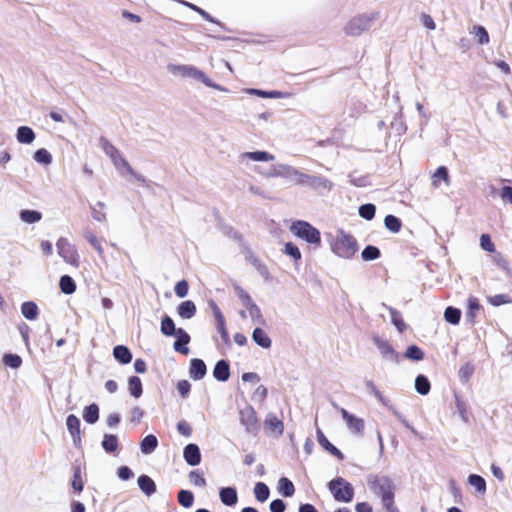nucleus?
I'll list each match as a JSON object with an SVG mask.
<instances>
[{
	"mask_svg": "<svg viewBox=\"0 0 512 512\" xmlns=\"http://www.w3.org/2000/svg\"><path fill=\"white\" fill-rule=\"evenodd\" d=\"M423 352L422 350L415 346H409L405 352V357L411 360L420 361L423 359Z\"/></svg>",
	"mask_w": 512,
	"mask_h": 512,
	"instance_id": "nucleus-54",
	"label": "nucleus"
},
{
	"mask_svg": "<svg viewBox=\"0 0 512 512\" xmlns=\"http://www.w3.org/2000/svg\"><path fill=\"white\" fill-rule=\"evenodd\" d=\"M373 342H374L375 346L378 348V350L384 360L389 361L391 363H395V364L399 363L400 356L388 341H386L378 336H374Z\"/></svg>",
	"mask_w": 512,
	"mask_h": 512,
	"instance_id": "nucleus-10",
	"label": "nucleus"
},
{
	"mask_svg": "<svg viewBox=\"0 0 512 512\" xmlns=\"http://www.w3.org/2000/svg\"><path fill=\"white\" fill-rule=\"evenodd\" d=\"M330 250L337 257L351 259L358 251L357 240L342 229L327 234Z\"/></svg>",
	"mask_w": 512,
	"mask_h": 512,
	"instance_id": "nucleus-1",
	"label": "nucleus"
},
{
	"mask_svg": "<svg viewBox=\"0 0 512 512\" xmlns=\"http://www.w3.org/2000/svg\"><path fill=\"white\" fill-rule=\"evenodd\" d=\"M72 487L77 492H81L83 490L84 484H83L82 477H81V468L80 467H76L74 469Z\"/></svg>",
	"mask_w": 512,
	"mask_h": 512,
	"instance_id": "nucleus-57",
	"label": "nucleus"
},
{
	"mask_svg": "<svg viewBox=\"0 0 512 512\" xmlns=\"http://www.w3.org/2000/svg\"><path fill=\"white\" fill-rule=\"evenodd\" d=\"M480 246L483 250L488 251V252H493L495 250V246L488 234L481 235Z\"/></svg>",
	"mask_w": 512,
	"mask_h": 512,
	"instance_id": "nucleus-62",
	"label": "nucleus"
},
{
	"mask_svg": "<svg viewBox=\"0 0 512 512\" xmlns=\"http://www.w3.org/2000/svg\"><path fill=\"white\" fill-rule=\"evenodd\" d=\"M244 92L249 95H255L261 98H269V99H283L290 97L289 93H285L282 91H264L260 89L247 88L244 89Z\"/></svg>",
	"mask_w": 512,
	"mask_h": 512,
	"instance_id": "nucleus-16",
	"label": "nucleus"
},
{
	"mask_svg": "<svg viewBox=\"0 0 512 512\" xmlns=\"http://www.w3.org/2000/svg\"><path fill=\"white\" fill-rule=\"evenodd\" d=\"M329 490L331 491L334 499L338 502L349 503L352 501L354 496V489L352 485L341 477L329 482Z\"/></svg>",
	"mask_w": 512,
	"mask_h": 512,
	"instance_id": "nucleus-7",
	"label": "nucleus"
},
{
	"mask_svg": "<svg viewBox=\"0 0 512 512\" xmlns=\"http://www.w3.org/2000/svg\"><path fill=\"white\" fill-rule=\"evenodd\" d=\"M58 255L69 265L77 268L79 266V256L74 245L66 238H59L56 242Z\"/></svg>",
	"mask_w": 512,
	"mask_h": 512,
	"instance_id": "nucleus-8",
	"label": "nucleus"
},
{
	"mask_svg": "<svg viewBox=\"0 0 512 512\" xmlns=\"http://www.w3.org/2000/svg\"><path fill=\"white\" fill-rule=\"evenodd\" d=\"M480 303L478 301L477 298L475 297H470L468 299V312H467V316L471 318V320H473L476 316V312L480 310Z\"/></svg>",
	"mask_w": 512,
	"mask_h": 512,
	"instance_id": "nucleus-58",
	"label": "nucleus"
},
{
	"mask_svg": "<svg viewBox=\"0 0 512 512\" xmlns=\"http://www.w3.org/2000/svg\"><path fill=\"white\" fill-rule=\"evenodd\" d=\"M138 485L147 496L152 495L156 490L154 481L146 475H142L138 478Z\"/></svg>",
	"mask_w": 512,
	"mask_h": 512,
	"instance_id": "nucleus-35",
	"label": "nucleus"
},
{
	"mask_svg": "<svg viewBox=\"0 0 512 512\" xmlns=\"http://www.w3.org/2000/svg\"><path fill=\"white\" fill-rule=\"evenodd\" d=\"M500 198L503 202L512 204V187L504 186L500 191Z\"/></svg>",
	"mask_w": 512,
	"mask_h": 512,
	"instance_id": "nucleus-64",
	"label": "nucleus"
},
{
	"mask_svg": "<svg viewBox=\"0 0 512 512\" xmlns=\"http://www.w3.org/2000/svg\"><path fill=\"white\" fill-rule=\"evenodd\" d=\"M161 332L164 335L171 336L176 332L175 324L170 317L163 318L161 322Z\"/></svg>",
	"mask_w": 512,
	"mask_h": 512,
	"instance_id": "nucleus-52",
	"label": "nucleus"
},
{
	"mask_svg": "<svg viewBox=\"0 0 512 512\" xmlns=\"http://www.w3.org/2000/svg\"><path fill=\"white\" fill-rule=\"evenodd\" d=\"M193 65L190 64H174L170 63L167 65L168 72L177 78L186 79L190 78Z\"/></svg>",
	"mask_w": 512,
	"mask_h": 512,
	"instance_id": "nucleus-14",
	"label": "nucleus"
},
{
	"mask_svg": "<svg viewBox=\"0 0 512 512\" xmlns=\"http://www.w3.org/2000/svg\"><path fill=\"white\" fill-rule=\"evenodd\" d=\"M33 158L37 163L43 165H49L52 162V155L44 148L38 149Z\"/></svg>",
	"mask_w": 512,
	"mask_h": 512,
	"instance_id": "nucleus-49",
	"label": "nucleus"
},
{
	"mask_svg": "<svg viewBox=\"0 0 512 512\" xmlns=\"http://www.w3.org/2000/svg\"><path fill=\"white\" fill-rule=\"evenodd\" d=\"M487 302L492 306L498 307L505 304H511L512 298L507 294H496L493 296H488Z\"/></svg>",
	"mask_w": 512,
	"mask_h": 512,
	"instance_id": "nucleus-45",
	"label": "nucleus"
},
{
	"mask_svg": "<svg viewBox=\"0 0 512 512\" xmlns=\"http://www.w3.org/2000/svg\"><path fill=\"white\" fill-rule=\"evenodd\" d=\"M221 502L227 506H233L237 503L238 496L237 492L232 487L222 488L219 492Z\"/></svg>",
	"mask_w": 512,
	"mask_h": 512,
	"instance_id": "nucleus-22",
	"label": "nucleus"
},
{
	"mask_svg": "<svg viewBox=\"0 0 512 512\" xmlns=\"http://www.w3.org/2000/svg\"><path fill=\"white\" fill-rule=\"evenodd\" d=\"M267 388L263 385H258L253 394L252 399L256 402H263L267 397Z\"/></svg>",
	"mask_w": 512,
	"mask_h": 512,
	"instance_id": "nucleus-61",
	"label": "nucleus"
},
{
	"mask_svg": "<svg viewBox=\"0 0 512 512\" xmlns=\"http://www.w3.org/2000/svg\"><path fill=\"white\" fill-rule=\"evenodd\" d=\"M389 311H390L392 323L394 324V326L396 327V329L399 332H403L406 329V324L404 323L400 312H398L392 308H390Z\"/></svg>",
	"mask_w": 512,
	"mask_h": 512,
	"instance_id": "nucleus-50",
	"label": "nucleus"
},
{
	"mask_svg": "<svg viewBox=\"0 0 512 512\" xmlns=\"http://www.w3.org/2000/svg\"><path fill=\"white\" fill-rule=\"evenodd\" d=\"M188 289V282L185 280H181L175 285L174 292L179 298H184L188 294Z\"/></svg>",
	"mask_w": 512,
	"mask_h": 512,
	"instance_id": "nucleus-60",
	"label": "nucleus"
},
{
	"mask_svg": "<svg viewBox=\"0 0 512 512\" xmlns=\"http://www.w3.org/2000/svg\"><path fill=\"white\" fill-rule=\"evenodd\" d=\"M285 253L288 256H290L291 258H293L295 261H298L301 259V252H300L299 248L291 242H289L285 245Z\"/></svg>",
	"mask_w": 512,
	"mask_h": 512,
	"instance_id": "nucleus-59",
	"label": "nucleus"
},
{
	"mask_svg": "<svg viewBox=\"0 0 512 512\" xmlns=\"http://www.w3.org/2000/svg\"><path fill=\"white\" fill-rule=\"evenodd\" d=\"M278 491L283 496L290 497L294 494L295 488L289 479L282 477L278 481Z\"/></svg>",
	"mask_w": 512,
	"mask_h": 512,
	"instance_id": "nucleus-40",
	"label": "nucleus"
},
{
	"mask_svg": "<svg viewBox=\"0 0 512 512\" xmlns=\"http://www.w3.org/2000/svg\"><path fill=\"white\" fill-rule=\"evenodd\" d=\"M177 313L183 319H190L196 313V306L192 301L186 300L178 306Z\"/></svg>",
	"mask_w": 512,
	"mask_h": 512,
	"instance_id": "nucleus-27",
	"label": "nucleus"
},
{
	"mask_svg": "<svg viewBox=\"0 0 512 512\" xmlns=\"http://www.w3.org/2000/svg\"><path fill=\"white\" fill-rule=\"evenodd\" d=\"M368 486L370 490L381 499L386 510L389 512H393L395 510V485L391 478L385 475L370 476L368 479Z\"/></svg>",
	"mask_w": 512,
	"mask_h": 512,
	"instance_id": "nucleus-2",
	"label": "nucleus"
},
{
	"mask_svg": "<svg viewBox=\"0 0 512 512\" xmlns=\"http://www.w3.org/2000/svg\"><path fill=\"white\" fill-rule=\"evenodd\" d=\"M269 494H270L269 488L265 483H263V482L256 483V485L254 487V495L258 501H260V502L266 501L269 497Z\"/></svg>",
	"mask_w": 512,
	"mask_h": 512,
	"instance_id": "nucleus-44",
	"label": "nucleus"
},
{
	"mask_svg": "<svg viewBox=\"0 0 512 512\" xmlns=\"http://www.w3.org/2000/svg\"><path fill=\"white\" fill-rule=\"evenodd\" d=\"M2 362L12 369H18L22 365V358L17 354L7 353L3 355Z\"/></svg>",
	"mask_w": 512,
	"mask_h": 512,
	"instance_id": "nucleus-46",
	"label": "nucleus"
},
{
	"mask_svg": "<svg viewBox=\"0 0 512 512\" xmlns=\"http://www.w3.org/2000/svg\"><path fill=\"white\" fill-rule=\"evenodd\" d=\"M190 79L200 82L203 85H205L206 87L215 89L217 91H221L224 93L228 92V90L225 87L214 82L204 71H202L201 69H199L196 66H193V69H192L191 75H190Z\"/></svg>",
	"mask_w": 512,
	"mask_h": 512,
	"instance_id": "nucleus-11",
	"label": "nucleus"
},
{
	"mask_svg": "<svg viewBox=\"0 0 512 512\" xmlns=\"http://www.w3.org/2000/svg\"><path fill=\"white\" fill-rule=\"evenodd\" d=\"M112 162L118 172L123 177H128V174L132 173V168L130 165L126 162V160L121 156V154H118L116 157L112 159Z\"/></svg>",
	"mask_w": 512,
	"mask_h": 512,
	"instance_id": "nucleus-32",
	"label": "nucleus"
},
{
	"mask_svg": "<svg viewBox=\"0 0 512 512\" xmlns=\"http://www.w3.org/2000/svg\"><path fill=\"white\" fill-rule=\"evenodd\" d=\"M441 181H443L446 186L450 185L448 169L445 166L438 167L432 175V186L434 188L440 187Z\"/></svg>",
	"mask_w": 512,
	"mask_h": 512,
	"instance_id": "nucleus-20",
	"label": "nucleus"
},
{
	"mask_svg": "<svg viewBox=\"0 0 512 512\" xmlns=\"http://www.w3.org/2000/svg\"><path fill=\"white\" fill-rule=\"evenodd\" d=\"M178 500L182 506L188 508V507L192 506L193 501H194V496L190 491L181 490L178 493Z\"/></svg>",
	"mask_w": 512,
	"mask_h": 512,
	"instance_id": "nucleus-53",
	"label": "nucleus"
},
{
	"mask_svg": "<svg viewBox=\"0 0 512 512\" xmlns=\"http://www.w3.org/2000/svg\"><path fill=\"white\" fill-rule=\"evenodd\" d=\"M264 425H265V428L269 431V433L273 436L278 437L283 434L284 424L274 414L267 415Z\"/></svg>",
	"mask_w": 512,
	"mask_h": 512,
	"instance_id": "nucleus-13",
	"label": "nucleus"
},
{
	"mask_svg": "<svg viewBox=\"0 0 512 512\" xmlns=\"http://www.w3.org/2000/svg\"><path fill=\"white\" fill-rule=\"evenodd\" d=\"M176 333L178 339L174 343V349L182 354L187 355L189 353V349L186 347V345L190 341V336L183 329H178Z\"/></svg>",
	"mask_w": 512,
	"mask_h": 512,
	"instance_id": "nucleus-23",
	"label": "nucleus"
},
{
	"mask_svg": "<svg viewBox=\"0 0 512 512\" xmlns=\"http://www.w3.org/2000/svg\"><path fill=\"white\" fill-rule=\"evenodd\" d=\"M102 447L106 452L112 453L115 452L118 448V439L117 436L113 434L104 435L102 441Z\"/></svg>",
	"mask_w": 512,
	"mask_h": 512,
	"instance_id": "nucleus-42",
	"label": "nucleus"
},
{
	"mask_svg": "<svg viewBox=\"0 0 512 512\" xmlns=\"http://www.w3.org/2000/svg\"><path fill=\"white\" fill-rule=\"evenodd\" d=\"M206 365L200 359H193L190 364L189 374L194 380H200L206 375Z\"/></svg>",
	"mask_w": 512,
	"mask_h": 512,
	"instance_id": "nucleus-18",
	"label": "nucleus"
},
{
	"mask_svg": "<svg viewBox=\"0 0 512 512\" xmlns=\"http://www.w3.org/2000/svg\"><path fill=\"white\" fill-rule=\"evenodd\" d=\"M35 134L33 130L27 126L19 127L17 130V140L23 144H30L34 141Z\"/></svg>",
	"mask_w": 512,
	"mask_h": 512,
	"instance_id": "nucleus-33",
	"label": "nucleus"
},
{
	"mask_svg": "<svg viewBox=\"0 0 512 512\" xmlns=\"http://www.w3.org/2000/svg\"><path fill=\"white\" fill-rule=\"evenodd\" d=\"M461 311L454 307H447L444 311L445 320L453 325H457L460 321Z\"/></svg>",
	"mask_w": 512,
	"mask_h": 512,
	"instance_id": "nucleus-47",
	"label": "nucleus"
},
{
	"mask_svg": "<svg viewBox=\"0 0 512 512\" xmlns=\"http://www.w3.org/2000/svg\"><path fill=\"white\" fill-rule=\"evenodd\" d=\"M66 426L73 438V442L75 445H78L81 441V431H80V420L75 415L71 414L66 418Z\"/></svg>",
	"mask_w": 512,
	"mask_h": 512,
	"instance_id": "nucleus-15",
	"label": "nucleus"
},
{
	"mask_svg": "<svg viewBox=\"0 0 512 512\" xmlns=\"http://www.w3.org/2000/svg\"><path fill=\"white\" fill-rule=\"evenodd\" d=\"M362 258L366 261L375 260L379 257L380 251L377 247L367 246L361 253Z\"/></svg>",
	"mask_w": 512,
	"mask_h": 512,
	"instance_id": "nucleus-56",
	"label": "nucleus"
},
{
	"mask_svg": "<svg viewBox=\"0 0 512 512\" xmlns=\"http://www.w3.org/2000/svg\"><path fill=\"white\" fill-rule=\"evenodd\" d=\"M469 33L475 36L478 44L484 45L489 43L488 32L483 26L473 25L469 28Z\"/></svg>",
	"mask_w": 512,
	"mask_h": 512,
	"instance_id": "nucleus-29",
	"label": "nucleus"
},
{
	"mask_svg": "<svg viewBox=\"0 0 512 512\" xmlns=\"http://www.w3.org/2000/svg\"><path fill=\"white\" fill-rule=\"evenodd\" d=\"M83 419L89 423L94 424L99 418V407L96 404H91L83 409Z\"/></svg>",
	"mask_w": 512,
	"mask_h": 512,
	"instance_id": "nucleus-31",
	"label": "nucleus"
},
{
	"mask_svg": "<svg viewBox=\"0 0 512 512\" xmlns=\"http://www.w3.org/2000/svg\"><path fill=\"white\" fill-rule=\"evenodd\" d=\"M157 445V438L154 435H148L141 441L140 448L142 453L150 454L157 448Z\"/></svg>",
	"mask_w": 512,
	"mask_h": 512,
	"instance_id": "nucleus-38",
	"label": "nucleus"
},
{
	"mask_svg": "<svg viewBox=\"0 0 512 512\" xmlns=\"http://www.w3.org/2000/svg\"><path fill=\"white\" fill-rule=\"evenodd\" d=\"M113 356L121 364H128L132 360V354L126 346L118 345L113 349Z\"/></svg>",
	"mask_w": 512,
	"mask_h": 512,
	"instance_id": "nucleus-28",
	"label": "nucleus"
},
{
	"mask_svg": "<svg viewBox=\"0 0 512 512\" xmlns=\"http://www.w3.org/2000/svg\"><path fill=\"white\" fill-rule=\"evenodd\" d=\"M309 185L317 190H331L333 184L330 180L324 177H311Z\"/></svg>",
	"mask_w": 512,
	"mask_h": 512,
	"instance_id": "nucleus-39",
	"label": "nucleus"
},
{
	"mask_svg": "<svg viewBox=\"0 0 512 512\" xmlns=\"http://www.w3.org/2000/svg\"><path fill=\"white\" fill-rule=\"evenodd\" d=\"M240 420L243 425L250 429L257 424V417L252 407H246L240 412Z\"/></svg>",
	"mask_w": 512,
	"mask_h": 512,
	"instance_id": "nucleus-26",
	"label": "nucleus"
},
{
	"mask_svg": "<svg viewBox=\"0 0 512 512\" xmlns=\"http://www.w3.org/2000/svg\"><path fill=\"white\" fill-rule=\"evenodd\" d=\"M213 376L218 381H227L230 376L228 363L224 360L218 361L214 367Z\"/></svg>",
	"mask_w": 512,
	"mask_h": 512,
	"instance_id": "nucleus-25",
	"label": "nucleus"
},
{
	"mask_svg": "<svg viewBox=\"0 0 512 512\" xmlns=\"http://www.w3.org/2000/svg\"><path fill=\"white\" fill-rule=\"evenodd\" d=\"M317 439L319 444L327 451L332 453L333 455L337 456L338 458L342 459L343 454L334 446L332 445L327 438L324 436V434L318 430L317 432Z\"/></svg>",
	"mask_w": 512,
	"mask_h": 512,
	"instance_id": "nucleus-36",
	"label": "nucleus"
},
{
	"mask_svg": "<svg viewBox=\"0 0 512 512\" xmlns=\"http://www.w3.org/2000/svg\"><path fill=\"white\" fill-rule=\"evenodd\" d=\"M235 292L242 306L239 311L240 317L242 319H250L254 325H264L265 320L262 312L248 292L238 286L235 287Z\"/></svg>",
	"mask_w": 512,
	"mask_h": 512,
	"instance_id": "nucleus-3",
	"label": "nucleus"
},
{
	"mask_svg": "<svg viewBox=\"0 0 512 512\" xmlns=\"http://www.w3.org/2000/svg\"><path fill=\"white\" fill-rule=\"evenodd\" d=\"M59 287L61 292L67 295L73 294L76 291V284L68 275H63L60 278Z\"/></svg>",
	"mask_w": 512,
	"mask_h": 512,
	"instance_id": "nucleus-37",
	"label": "nucleus"
},
{
	"mask_svg": "<svg viewBox=\"0 0 512 512\" xmlns=\"http://www.w3.org/2000/svg\"><path fill=\"white\" fill-rule=\"evenodd\" d=\"M183 456L190 466H196L201 462L200 450L195 444H188L184 448Z\"/></svg>",
	"mask_w": 512,
	"mask_h": 512,
	"instance_id": "nucleus-17",
	"label": "nucleus"
},
{
	"mask_svg": "<svg viewBox=\"0 0 512 512\" xmlns=\"http://www.w3.org/2000/svg\"><path fill=\"white\" fill-rule=\"evenodd\" d=\"M376 18V13H364L357 15L345 24L344 31L349 36H359L372 25Z\"/></svg>",
	"mask_w": 512,
	"mask_h": 512,
	"instance_id": "nucleus-6",
	"label": "nucleus"
},
{
	"mask_svg": "<svg viewBox=\"0 0 512 512\" xmlns=\"http://www.w3.org/2000/svg\"><path fill=\"white\" fill-rule=\"evenodd\" d=\"M384 224L385 227L393 233H398L402 226L400 219L394 215H387L384 219Z\"/></svg>",
	"mask_w": 512,
	"mask_h": 512,
	"instance_id": "nucleus-48",
	"label": "nucleus"
},
{
	"mask_svg": "<svg viewBox=\"0 0 512 512\" xmlns=\"http://www.w3.org/2000/svg\"><path fill=\"white\" fill-rule=\"evenodd\" d=\"M252 339L257 345L264 349H268L271 347L272 341L270 337L263 329L259 327L254 329L252 333Z\"/></svg>",
	"mask_w": 512,
	"mask_h": 512,
	"instance_id": "nucleus-21",
	"label": "nucleus"
},
{
	"mask_svg": "<svg viewBox=\"0 0 512 512\" xmlns=\"http://www.w3.org/2000/svg\"><path fill=\"white\" fill-rule=\"evenodd\" d=\"M340 413L343 420L345 421L348 429L356 434H361L364 431V421L361 418L349 413L346 409L341 408Z\"/></svg>",
	"mask_w": 512,
	"mask_h": 512,
	"instance_id": "nucleus-12",
	"label": "nucleus"
},
{
	"mask_svg": "<svg viewBox=\"0 0 512 512\" xmlns=\"http://www.w3.org/2000/svg\"><path fill=\"white\" fill-rule=\"evenodd\" d=\"M265 177H286L296 184L309 185L311 176L303 174L296 169L286 165L272 166L268 171L263 173Z\"/></svg>",
	"mask_w": 512,
	"mask_h": 512,
	"instance_id": "nucleus-5",
	"label": "nucleus"
},
{
	"mask_svg": "<svg viewBox=\"0 0 512 512\" xmlns=\"http://www.w3.org/2000/svg\"><path fill=\"white\" fill-rule=\"evenodd\" d=\"M91 211H92V217L98 221L103 222L106 220V205L101 202L97 201L90 205Z\"/></svg>",
	"mask_w": 512,
	"mask_h": 512,
	"instance_id": "nucleus-34",
	"label": "nucleus"
},
{
	"mask_svg": "<svg viewBox=\"0 0 512 512\" xmlns=\"http://www.w3.org/2000/svg\"><path fill=\"white\" fill-rule=\"evenodd\" d=\"M474 373V366L471 363H465L458 372L462 382H468Z\"/></svg>",
	"mask_w": 512,
	"mask_h": 512,
	"instance_id": "nucleus-51",
	"label": "nucleus"
},
{
	"mask_svg": "<svg viewBox=\"0 0 512 512\" xmlns=\"http://www.w3.org/2000/svg\"><path fill=\"white\" fill-rule=\"evenodd\" d=\"M290 232L297 238L309 244L320 245L321 235L318 229L302 220L295 221L290 226Z\"/></svg>",
	"mask_w": 512,
	"mask_h": 512,
	"instance_id": "nucleus-4",
	"label": "nucleus"
},
{
	"mask_svg": "<svg viewBox=\"0 0 512 512\" xmlns=\"http://www.w3.org/2000/svg\"><path fill=\"white\" fill-rule=\"evenodd\" d=\"M468 484L475 489V492L479 496H483L486 493V481L483 477L477 474L469 475Z\"/></svg>",
	"mask_w": 512,
	"mask_h": 512,
	"instance_id": "nucleus-24",
	"label": "nucleus"
},
{
	"mask_svg": "<svg viewBox=\"0 0 512 512\" xmlns=\"http://www.w3.org/2000/svg\"><path fill=\"white\" fill-rule=\"evenodd\" d=\"M20 220L25 224H36L42 220V213L32 209H22L19 212Z\"/></svg>",
	"mask_w": 512,
	"mask_h": 512,
	"instance_id": "nucleus-19",
	"label": "nucleus"
},
{
	"mask_svg": "<svg viewBox=\"0 0 512 512\" xmlns=\"http://www.w3.org/2000/svg\"><path fill=\"white\" fill-rule=\"evenodd\" d=\"M275 156L267 151H249L240 153L238 163L246 168H251L253 162H269L273 161Z\"/></svg>",
	"mask_w": 512,
	"mask_h": 512,
	"instance_id": "nucleus-9",
	"label": "nucleus"
},
{
	"mask_svg": "<svg viewBox=\"0 0 512 512\" xmlns=\"http://www.w3.org/2000/svg\"><path fill=\"white\" fill-rule=\"evenodd\" d=\"M128 389L133 397L139 398L142 395V383L140 378L136 376L130 377L128 381Z\"/></svg>",
	"mask_w": 512,
	"mask_h": 512,
	"instance_id": "nucleus-41",
	"label": "nucleus"
},
{
	"mask_svg": "<svg viewBox=\"0 0 512 512\" xmlns=\"http://www.w3.org/2000/svg\"><path fill=\"white\" fill-rule=\"evenodd\" d=\"M415 389L421 395H427L430 391V382L424 375H418L415 379Z\"/></svg>",
	"mask_w": 512,
	"mask_h": 512,
	"instance_id": "nucleus-43",
	"label": "nucleus"
},
{
	"mask_svg": "<svg viewBox=\"0 0 512 512\" xmlns=\"http://www.w3.org/2000/svg\"><path fill=\"white\" fill-rule=\"evenodd\" d=\"M189 480L191 481V483L198 487H204L206 485V480L197 471H191L189 473Z\"/></svg>",
	"mask_w": 512,
	"mask_h": 512,
	"instance_id": "nucleus-63",
	"label": "nucleus"
},
{
	"mask_svg": "<svg viewBox=\"0 0 512 512\" xmlns=\"http://www.w3.org/2000/svg\"><path fill=\"white\" fill-rule=\"evenodd\" d=\"M375 210L373 204H364L359 208V215L366 220H371L375 216Z\"/></svg>",
	"mask_w": 512,
	"mask_h": 512,
	"instance_id": "nucleus-55",
	"label": "nucleus"
},
{
	"mask_svg": "<svg viewBox=\"0 0 512 512\" xmlns=\"http://www.w3.org/2000/svg\"><path fill=\"white\" fill-rule=\"evenodd\" d=\"M21 313L26 319L35 320L39 314L38 306L32 301L24 302L21 305Z\"/></svg>",
	"mask_w": 512,
	"mask_h": 512,
	"instance_id": "nucleus-30",
	"label": "nucleus"
}]
</instances>
